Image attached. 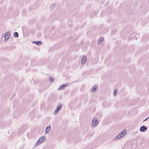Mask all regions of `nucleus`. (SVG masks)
<instances>
[{
	"mask_svg": "<svg viewBox=\"0 0 149 149\" xmlns=\"http://www.w3.org/2000/svg\"><path fill=\"white\" fill-rule=\"evenodd\" d=\"M45 140V136H42L36 142L35 146H38L39 144H41L42 143L44 142Z\"/></svg>",
	"mask_w": 149,
	"mask_h": 149,
	"instance_id": "f257e3e1",
	"label": "nucleus"
},
{
	"mask_svg": "<svg viewBox=\"0 0 149 149\" xmlns=\"http://www.w3.org/2000/svg\"><path fill=\"white\" fill-rule=\"evenodd\" d=\"M70 84L69 83H67L65 84H63L61 85L58 88V90H63L67 86H69Z\"/></svg>",
	"mask_w": 149,
	"mask_h": 149,
	"instance_id": "f03ea898",
	"label": "nucleus"
},
{
	"mask_svg": "<svg viewBox=\"0 0 149 149\" xmlns=\"http://www.w3.org/2000/svg\"><path fill=\"white\" fill-rule=\"evenodd\" d=\"M62 107V105L61 104H59L57 106L55 110L54 113H58V111H60Z\"/></svg>",
	"mask_w": 149,
	"mask_h": 149,
	"instance_id": "7ed1b4c3",
	"label": "nucleus"
},
{
	"mask_svg": "<svg viewBox=\"0 0 149 149\" xmlns=\"http://www.w3.org/2000/svg\"><path fill=\"white\" fill-rule=\"evenodd\" d=\"M3 37H4L6 41L8 40L10 37V32L9 31L6 32L4 35Z\"/></svg>",
	"mask_w": 149,
	"mask_h": 149,
	"instance_id": "20e7f679",
	"label": "nucleus"
},
{
	"mask_svg": "<svg viewBox=\"0 0 149 149\" xmlns=\"http://www.w3.org/2000/svg\"><path fill=\"white\" fill-rule=\"evenodd\" d=\"M147 128L145 125H143L140 127V130L142 132H144L147 130Z\"/></svg>",
	"mask_w": 149,
	"mask_h": 149,
	"instance_id": "39448f33",
	"label": "nucleus"
},
{
	"mask_svg": "<svg viewBox=\"0 0 149 149\" xmlns=\"http://www.w3.org/2000/svg\"><path fill=\"white\" fill-rule=\"evenodd\" d=\"M95 118H93L92 122V123L93 124V127H94V125L95 126L94 127L96 126L97 125L98 122V120H95Z\"/></svg>",
	"mask_w": 149,
	"mask_h": 149,
	"instance_id": "423d86ee",
	"label": "nucleus"
},
{
	"mask_svg": "<svg viewBox=\"0 0 149 149\" xmlns=\"http://www.w3.org/2000/svg\"><path fill=\"white\" fill-rule=\"evenodd\" d=\"M33 44H35L38 45H40L42 44V42L40 41H33L32 42Z\"/></svg>",
	"mask_w": 149,
	"mask_h": 149,
	"instance_id": "0eeeda50",
	"label": "nucleus"
},
{
	"mask_svg": "<svg viewBox=\"0 0 149 149\" xmlns=\"http://www.w3.org/2000/svg\"><path fill=\"white\" fill-rule=\"evenodd\" d=\"M87 60V57L86 56H83V58H82L81 60V63L82 64H84L86 62Z\"/></svg>",
	"mask_w": 149,
	"mask_h": 149,
	"instance_id": "6e6552de",
	"label": "nucleus"
},
{
	"mask_svg": "<svg viewBox=\"0 0 149 149\" xmlns=\"http://www.w3.org/2000/svg\"><path fill=\"white\" fill-rule=\"evenodd\" d=\"M98 88L97 85H95L93 86L92 88V91L94 93L96 91Z\"/></svg>",
	"mask_w": 149,
	"mask_h": 149,
	"instance_id": "1a4fd4ad",
	"label": "nucleus"
},
{
	"mask_svg": "<svg viewBox=\"0 0 149 149\" xmlns=\"http://www.w3.org/2000/svg\"><path fill=\"white\" fill-rule=\"evenodd\" d=\"M51 128V125H48L46 128L45 130V133H48L49 131Z\"/></svg>",
	"mask_w": 149,
	"mask_h": 149,
	"instance_id": "9d476101",
	"label": "nucleus"
},
{
	"mask_svg": "<svg viewBox=\"0 0 149 149\" xmlns=\"http://www.w3.org/2000/svg\"><path fill=\"white\" fill-rule=\"evenodd\" d=\"M127 131L126 130H124L122 131L120 134L123 137L126 133Z\"/></svg>",
	"mask_w": 149,
	"mask_h": 149,
	"instance_id": "9b49d317",
	"label": "nucleus"
},
{
	"mask_svg": "<svg viewBox=\"0 0 149 149\" xmlns=\"http://www.w3.org/2000/svg\"><path fill=\"white\" fill-rule=\"evenodd\" d=\"M13 36L15 38H18L19 36L17 32H15L13 35Z\"/></svg>",
	"mask_w": 149,
	"mask_h": 149,
	"instance_id": "f8f14e48",
	"label": "nucleus"
},
{
	"mask_svg": "<svg viewBox=\"0 0 149 149\" xmlns=\"http://www.w3.org/2000/svg\"><path fill=\"white\" fill-rule=\"evenodd\" d=\"M104 40V38L102 37H101L100 38L98 42L99 43H100V44H102V42Z\"/></svg>",
	"mask_w": 149,
	"mask_h": 149,
	"instance_id": "ddd939ff",
	"label": "nucleus"
},
{
	"mask_svg": "<svg viewBox=\"0 0 149 149\" xmlns=\"http://www.w3.org/2000/svg\"><path fill=\"white\" fill-rule=\"evenodd\" d=\"M25 130V128L24 127H22L19 129V131L20 133H22Z\"/></svg>",
	"mask_w": 149,
	"mask_h": 149,
	"instance_id": "4468645a",
	"label": "nucleus"
},
{
	"mask_svg": "<svg viewBox=\"0 0 149 149\" xmlns=\"http://www.w3.org/2000/svg\"><path fill=\"white\" fill-rule=\"evenodd\" d=\"M120 138L119 137V135H117L116 136H115L114 138L113 139V140H116L118 139H120Z\"/></svg>",
	"mask_w": 149,
	"mask_h": 149,
	"instance_id": "2eb2a0df",
	"label": "nucleus"
},
{
	"mask_svg": "<svg viewBox=\"0 0 149 149\" xmlns=\"http://www.w3.org/2000/svg\"><path fill=\"white\" fill-rule=\"evenodd\" d=\"M117 93V90L116 89H115L113 92V94L114 96H116Z\"/></svg>",
	"mask_w": 149,
	"mask_h": 149,
	"instance_id": "dca6fc26",
	"label": "nucleus"
},
{
	"mask_svg": "<svg viewBox=\"0 0 149 149\" xmlns=\"http://www.w3.org/2000/svg\"><path fill=\"white\" fill-rule=\"evenodd\" d=\"M54 6L55 4H53L50 7V9L52 10H53L54 8Z\"/></svg>",
	"mask_w": 149,
	"mask_h": 149,
	"instance_id": "f3484780",
	"label": "nucleus"
},
{
	"mask_svg": "<svg viewBox=\"0 0 149 149\" xmlns=\"http://www.w3.org/2000/svg\"><path fill=\"white\" fill-rule=\"evenodd\" d=\"M49 80L51 82H52L54 81L52 77H49Z\"/></svg>",
	"mask_w": 149,
	"mask_h": 149,
	"instance_id": "a211bd4d",
	"label": "nucleus"
},
{
	"mask_svg": "<svg viewBox=\"0 0 149 149\" xmlns=\"http://www.w3.org/2000/svg\"><path fill=\"white\" fill-rule=\"evenodd\" d=\"M118 135H119V137L120 139L123 137V136H122L121 134H120V133Z\"/></svg>",
	"mask_w": 149,
	"mask_h": 149,
	"instance_id": "6ab92c4d",
	"label": "nucleus"
},
{
	"mask_svg": "<svg viewBox=\"0 0 149 149\" xmlns=\"http://www.w3.org/2000/svg\"><path fill=\"white\" fill-rule=\"evenodd\" d=\"M41 36V35L40 33L37 34V37L38 38H40Z\"/></svg>",
	"mask_w": 149,
	"mask_h": 149,
	"instance_id": "aec40b11",
	"label": "nucleus"
},
{
	"mask_svg": "<svg viewBox=\"0 0 149 149\" xmlns=\"http://www.w3.org/2000/svg\"><path fill=\"white\" fill-rule=\"evenodd\" d=\"M148 117H147V118H146L145 119H144V120H143V122L145 121H146V120H147V119H148Z\"/></svg>",
	"mask_w": 149,
	"mask_h": 149,
	"instance_id": "412c9836",
	"label": "nucleus"
},
{
	"mask_svg": "<svg viewBox=\"0 0 149 149\" xmlns=\"http://www.w3.org/2000/svg\"><path fill=\"white\" fill-rule=\"evenodd\" d=\"M148 118H149V116Z\"/></svg>",
	"mask_w": 149,
	"mask_h": 149,
	"instance_id": "4be33fe9",
	"label": "nucleus"
}]
</instances>
